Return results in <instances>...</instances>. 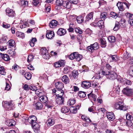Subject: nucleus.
Returning a JSON list of instances; mask_svg holds the SVG:
<instances>
[{"mask_svg": "<svg viewBox=\"0 0 133 133\" xmlns=\"http://www.w3.org/2000/svg\"><path fill=\"white\" fill-rule=\"evenodd\" d=\"M102 74L106 76L107 78L111 80H114L117 77V75L113 71H103Z\"/></svg>", "mask_w": 133, "mask_h": 133, "instance_id": "f257e3e1", "label": "nucleus"}, {"mask_svg": "<svg viewBox=\"0 0 133 133\" xmlns=\"http://www.w3.org/2000/svg\"><path fill=\"white\" fill-rule=\"evenodd\" d=\"M12 102V101H3L2 102L3 106L6 110L9 111L13 109L14 105Z\"/></svg>", "mask_w": 133, "mask_h": 133, "instance_id": "f03ea898", "label": "nucleus"}, {"mask_svg": "<svg viewBox=\"0 0 133 133\" xmlns=\"http://www.w3.org/2000/svg\"><path fill=\"white\" fill-rule=\"evenodd\" d=\"M114 107V108L116 109H119L123 111H126L127 109L126 107L124 105L123 103L120 101L115 104Z\"/></svg>", "mask_w": 133, "mask_h": 133, "instance_id": "7ed1b4c3", "label": "nucleus"}, {"mask_svg": "<svg viewBox=\"0 0 133 133\" xmlns=\"http://www.w3.org/2000/svg\"><path fill=\"white\" fill-rule=\"evenodd\" d=\"M123 93L128 96H131L133 95V89L125 88L123 89L122 91Z\"/></svg>", "mask_w": 133, "mask_h": 133, "instance_id": "20e7f679", "label": "nucleus"}, {"mask_svg": "<svg viewBox=\"0 0 133 133\" xmlns=\"http://www.w3.org/2000/svg\"><path fill=\"white\" fill-rule=\"evenodd\" d=\"M41 54L43 58L48 59L50 58V56L47 50L45 48H42L41 49Z\"/></svg>", "mask_w": 133, "mask_h": 133, "instance_id": "39448f33", "label": "nucleus"}, {"mask_svg": "<svg viewBox=\"0 0 133 133\" xmlns=\"http://www.w3.org/2000/svg\"><path fill=\"white\" fill-rule=\"evenodd\" d=\"M62 92L60 94V96H58L57 98L56 99V102L59 105H62L63 104L64 101V98L62 97L63 95V92L62 91Z\"/></svg>", "mask_w": 133, "mask_h": 133, "instance_id": "423d86ee", "label": "nucleus"}, {"mask_svg": "<svg viewBox=\"0 0 133 133\" xmlns=\"http://www.w3.org/2000/svg\"><path fill=\"white\" fill-rule=\"evenodd\" d=\"M119 82L121 84H119V85L121 86L122 85H125V84L127 85H131V82L129 80H127L125 78H121L119 81Z\"/></svg>", "mask_w": 133, "mask_h": 133, "instance_id": "0eeeda50", "label": "nucleus"}, {"mask_svg": "<svg viewBox=\"0 0 133 133\" xmlns=\"http://www.w3.org/2000/svg\"><path fill=\"white\" fill-rule=\"evenodd\" d=\"M6 15L10 17H13L15 15L14 11L9 8H7L6 10Z\"/></svg>", "mask_w": 133, "mask_h": 133, "instance_id": "6e6552de", "label": "nucleus"}, {"mask_svg": "<svg viewBox=\"0 0 133 133\" xmlns=\"http://www.w3.org/2000/svg\"><path fill=\"white\" fill-rule=\"evenodd\" d=\"M28 119V121L32 125L34 123H36V121H37V118L34 115L31 116L28 118H27Z\"/></svg>", "mask_w": 133, "mask_h": 133, "instance_id": "1a4fd4ad", "label": "nucleus"}, {"mask_svg": "<svg viewBox=\"0 0 133 133\" xmlns=\"http://www.w3.org/2000/svg\"><path fill=\"white\" fill-rule=\"evenodd\" d=\"M91 83L89 81H85L82 82V87L84 89H87L91 87Z\"/></svg>", "mask_w": 133, "mask_h": 133, "instance_id": "9d476101", "label": "nucleus"}, {"mask_svg": "<svg viewBox=\"0 0 133 133\" xmlns=\"http://www.w3.org/2000/svg\"><path fill=\"white\" fill-rule=\"evenodd\" d=\"M65 63V61L64 60H62L55 63L54 65L56 68H59L62 66H63Z\"/></svg>", "mask_w": 133, "mask_h": 133, "instance_id": "9b49d317", "label": "nucleus"}, {"mask_svg": "<svg viewBox=\"0 0 133 133\" xmlns=\"http://www.w3.org/2000/svg\"><path fill=\"white\" fill-rule=\"evenodd\" d=\"M32 127L34 128V131L36 133H39L40 132V126L39 124L36 123L32 125Z\"/></svg>", "mask_w": 133, "mask_h": 133, "instance_id": "f8f14e48", "label": "nucleus"}, {"mask_svg": "<svg viewBox=\"0 0 133 133\" xmlns=\"http://www.w3.org/2000/svg\"><path fill=\"white\" fill-rule=\"evenodd\" d=\"M55 34L53 31H47L46 36L48 39H51L54 37Z\"/></svg>", "mask_w": 133, "mask_h": 133, "instance_id": "ddd939ff", "label": "nucleus"}, {"mask_svg": "<svg viewBox=\"0 0 133 133\" xmlns=\"http://www.w3.org/2000/svg\"><path fill=\"white\" fill-rule=\"evenodd\" d=\"M55 86L58 89L61 90L64 87V84L61 82L58 81L55 83Z\"/></svg>", "mask_w": 133, "mask_h": 133, "instance_id": "4468645a", "label": "nucleus"}, {"mask_svg": "<svg viewBox=\"0 0 133 133\" xmlns=\"http://www.w3.org/2000/svg\"><path fill=\"white\" fill-rule=\"evenodd\" d=\"M91 86L92 88L95 89V91L97 90L100 88V84L97 82H94L92 84Z\"/></svg>", "mask_w": 133, "mask_h": 133, "instance_id": "2eb2a0df", "label": "nucleus"}, {"mask_svg": "<svg viewBox=\"0 0 133 133\" xmlns=\"http://www.w3.org/2000/svg\"><path fill=\"white\" fill-rule=\"evenodd\" d=\"M66 30L65 29L61 28H59L57 32L58 35L60 36L64 35L66 34Z\"/></svg>", "mask_w": 133, "mask_h": 133, "instance_id": "dca6fc26", "label": "nucleus"}, {"mask_svg": "<svg viewBox=\"0 0 133 133\" xmlns=\"http://www.w3.org/2000/svg\"><path fill=\"white\" fill-rule=\"evenodd\" d=\"M63 6L66 8L69 9L70 8L71 6V2L69 1H64Z\"/></svg>", "mask_w": 133, "mask_h": 133, "instance_id": "f3484780", "label": "nucleus"}, {"mask_svg": "<svg viewBox=\"0 0 133 133\" xmlns=\"http://www.w3.org/2000/svg\"><path fill=\"white\" fill-rule=\"evenodd\" d=\"M107 116L108 119L110 121H113L115 118L114 114L112 112H109L107 114Z\"/></svg>", "mask_w": 133, "mask_h": 133, "instance_id": "a211bd4d", "label": "nucleus"}, {"mask_svg": "<svg viewBox=\"0 0 133 133\" xmlns=\"http://www.w3.org/2000/svg\"><path fill=\"white\" fill-rule=\"evenodd\" d=\"M94 12H92L88 14L86 16L85 21H89L93 19Z\"/></svg>", "mask_w": 133, "mask_h": 133, "instance_id": "6ab92c4d", "label": "nucleus"}, {"mask_svg": "<svg viewBox=\"0 0 133 133\" xmlns=\"http://www.w3.org/2000/svg\"><path fill=\"white\" fill-rule=\"evenodd\" d=\"M55 120L52 118H49L46 122L48 126L53 125L55 124Z\"/></svg>", "mask_w": 133, "mask_h": 133, "instance_id": "aec40b11", "label": "nucleus"}, {"mask_svg": "<svg viewBox=\"0 0 133 133\" xmlns=\"http://www.w3.org/2000/svg\"><path fill=\"white\" fill-rule=\"evenodd\" d=\"M58 22L55 20H52L49 24V26L51 28H54L57 25Z\"/></svg>", "mask_w": 133, "mask_h": 133, "instance_id": "412c9836", "label": "nucleus"}, {"mask_svg": "<svg viewBox=\"0 0 133 133\" xmlns=\"http://www.w3.org/2000/svg\"><path fill=\"white\" fill-rule=\"evenodd\" d=\"M62 80L65 84L68 83L70 81L68 77L66 75H64L62 77Z\"/></svg>", "mask_w": 133, "mask_h": 133, "instance_id": "4be33fe9", "label": "nucleus"}, {"mask_svg": "<svg viewBox=\"0 0 133 133\" xmlns=\"http://www.w3.org/2000/svg\"><path fill=\"white\" fill-rule=\"evenodd\" d=\"M40 101L42 102L45 103L48 101L47 97L45 96H42L39 98Z\"/></svg>", "mask_w": 133, "mask_h": 133, "instance_id": "5701e85b", "label": "nucleus"}, {"mask_svg": "<svg viewBox=\"0 0 133 133\" xmlns=\"http://www.w3.org/2000/svg\"><path fill=\"white\" fill-rule=\"evenodd\" d=\"M69 110V108L65 106L63 107L61 109L62 112L64 113H68Z\"/></svg>", "mask_w": 133, "mask_h": 133, "instance_id": "b1692460", "label": "nucleus"}, {"mask_svg": "<svg viewBox=\"0 0 133 133\" xmlns=\"http://www.w3.org/2000/svg\"><path fill=\"white\" fill-rule=\"evenodd\" d=\"M1 56L2 58L5 61H8L10 59L9 56L7 54H2Z\"/></svg>", "mask_w": 133, "mask_h": 133, "instance_id": "393cba45", "label": "nucleus"}, {"mask_svg": "<svg viewBox=\"0 0 133 133\" xmlns=\"http://www.w3.org/2000/svg\"><path fill=\"white\" fill-rule=\"evenodd\" d=\"M36 109L37 110H41L43 108V105L42 103L39 102L36 103L35 104Z\"/></svg>", "mask_w": 133, "mask_h": 133, "instance_id": "a878e982", "label": "nucleus"}, {"mask_svg": "<svg viewBox=\"0 0 133 133\" xmlns=\"http://www.w3.org/2000/svg\"><path fill=\"white\" fill-rule=\"evenodd\" d=\"M76 102V101L75 99L71 98L67 102V104L70 105H72L75 104Z\"/></svg>", "mask_w": 133, "mask_h": 133, "instance_id": "bb28decb", "label": "nucleus"}, {"mask_svg": "<svg viewBox=\"0 0 133 133\" xmlns=\"http://www.w3.org/2000/svg\"><path fill=\"white\" fill-rule=\"evenodd\" d=\"M101 46L104 48L106 46V43L104 39L101 38L100 39Z\"/></svg>", "mask_w": 133, "mask_h": 133, "instance_id": "cd10ccee", "label": "nucleus"}, {"mask_svg": "<svg viewBox=\"0 0 133 133\" xmlns=\"http://www.w3.org/2000/svg\"><path fill=\"white\" fill-rule=\"evenodd\" d=\"M119 11H122L123 10V3L121 2H118L117 4Z\"/></svg>", "mask_w": 133, "mask_h": 133, "instance_id": "c85d7f7f", "label": "nucleus"}, {"mask_svg": "<svg viewBox=\"0 0 133 133\" xmlns=\"http://www.w3.org/2000/svg\"><path fill=\"white\" fill-rule=\"evenodd\" d=\"M16 34L17 36L19 37L23 38L25 37V35L24 33L18 31H17L16 32Z\"/></svg>", "mask_w": 133, "mask_h": 133, "instance_id": "c756f323", "label": "nucleus"}, {"mask_svg": "<svg viewBox=\"0 0 133 133\" xmlns=\"http://www.w3.org/2000/svg\"><path fill=\"white\" fill-rule=\"evenodd\" d=\"M108 40L111 43H114L116 41L115 37L113 36L109 37L108 38Z\"/></svg>", "mask_w": 133, "mask_h": 133, "instance_id": "7c9ffc66", "label": "nucleus"}, {"mask_svg": "<svg viewBox=\"0 0 133 133\" xmlns=\"http://www.w3.org/2000/svg\"><path fill=\"white\" fill-rule=\"evenodd\" d=\"M63 72L65 74H69L70 72V71L69 67H65L64 68Z\"/></svg>", "mask_w": 133, "mask_h": 133, "instance_id": "2f4dec72", "label": "nucleus"}, {"mask_svg": "<svg viewBox=\"0 0 133 133\" xmlns=\"http://www.w3.org/2000/svg\"><path fill=\"white\" fill-rule=\"evenodd\" d=\"M77 52H74L71 54L69 56V58L70 59L72 60L73 59L75 58L76 55H77Z\"/></svg>", "mask_w": 133, "mask_h": 133, "instance_id": "473e14b6", "label": "nucleus"}, {"mask_svg": "<svg viewBox=\"0 0 133 133\" xmlns=\"http://www.w3.org/2000/svg\"><path fill=\"white\" fill-rule=\"evenodd\" d=\"M78 95L80 97L84 98L85 97L86 94L85 93V92L82 91H79L78 92Z\"/></svg>", "mask_w": 133, "mask_h": 133, "instance_id": "72a5a7b5", "label": "nucleus"}, {"mask_svg": "<svg viewBox=\"0 0 133 133\" xmlns=\"http://www.w3.org/2000/svg\"><path fill=\"white\" fill-rule=\"evenodd\" d=\"M130 57V54L129 53H128L127 51L124 53L123 58L124 59H127Z\"/></svg>", "mask_w": 133, "mask_h": 133, "instance_id": "f704fd0d", "label": "nucleus"}, {"mask_svg": "<svg viewBox=\"0 0 133 133\" xmlns=\"http://www.w3.org/2000/svg\"><path fill=\"white\" fill-rule=\"evenodd\" d=\"M107 14L105 12H103L102 13L100 16L102 20H104L105 18H107Z\"/></svg>", "mask_w": 133, "mask_h": 133, "instance_id": "c9c22d12", "label": "nucleus"}, {"mask_svg": "<svg viewBox=\"0 0 133 133\" xmlns=\"http://www.w3.org/2000/svg\"><path fill=\"white\" fill-rule=\"evenodd\" d=\"M76 20L78 23L81 24L83 22V18L81 16H78L76 18Z\"/></svg>", "mask_w": 133, "mask_h": 133, "instance_id": "e433bc0d", "label": "nucleus"}, {"mask_svg": "<svg viewBox=\"0 0 133 133\" xmlns=\"http://www.w3.org/2000/svg\"><path fill=\"white\" fill-rule=\"evenodd\" d=\"M91 45L94 50H96L99 48V45L97 42L95 43L92 44H91Z\"/></svg>", "mask_w": 133, "mask_h": 133, "instance_id": "4c0bfd02", "label": "nucleus"}, {"mask_svg": "<svg viewBox=\"0 0 133 133\" xmlns=\"http://www.w3.org/2000/svg\"><path fill=\"white\" fill-rule=\"evenodd\" d=\"M70 112L73 114H75L77 112L76 108L72 107H71L69 109Z\"/></svg>", "mask_w": 133, "mask_h": 133, "instance_id": "58836bf2", "label": "nucleus"}, {"mask_svg": "<svg viewBox=\"0 0 133 133\" xmlns=\"http://www.w3.org/2000/svg\"><path fill=\"white\" fill-rule=\"evenodd\" d=\"M25 78L28 80H30L31 78V74L29 72H26L24 74Z\"/></svg>", "mask_w": 133, "mask_h": 133, "instance_id": "ea45409f", "label": "nucleus"}, {"mask_svg": "<svg viewBox=\"0 0 133 133\" xmlns=\"http://www.w3.org/2000/svg\"><path fill=\"white\" fill-rule=\"evenodd\" d=\"M64 2L63 0H57L56 1V4L58 6H61L63 5Z\"/></svg>", "mask_w": 133, "mask_h": 133, "instance_id": "a19ab883", "label": "nucleus"}, {"mask_svg": "<svg viewBox=\"0 0 133 133\" xmlns=\"http://www.w3.org/2000/svg\"><path fill=\"white\" fill-rule=\"evenodd\" d=\"M8 43L10 47H13L15 44V41L12 40L11 39L9 40Z\"/></svg>", "mask_w": 133, "mask_h": 133, "instance_id": "79ce46f5", "label": "nucleus"}, {"mask_svg": "<svg viewBox=\"0 0 133 133\" xmlns=\"http://www.w3.org/2000/svg\"><path fill=\"white\" fill-rule=\"evenodd\" d=\"M21 5L23 7L27 6L28 5V2L25 0H22L21 1Z\"/></svg>", "mask_w": 133, "mask_h": 133, "instance_id": "37998d69", "label": "nucleus"}, {"mask_svg": "<svg viewBox=\"0 0 133 133\" xmlns=\"http://www.w3.org/2000/svg\"><path fill=\"white\" fill-rule=\"evenodd\" d=\"M8 52L10 56H12L13 57L15 56L16 52L12 50H9L8 51Z\"/></svg>", "mask_w": 133, "mask_h": 133, "instance_id": "c03bdc74", "label": "nucleus"}, {"mask_svg": "<svg viewBox=\"0 0 133 133\" xmlns=\"http://www.w3.org/2000/svg\"><path fill=\"white\" fill-rule=\"evenodd\" d=\"M77 55H76L75 58L76 59V61H79L82 58V57L81 55L78 54L77 52Z\"/></svg>", "mask_w": 133, "mask_h": 133, "instance_id": "a18cd8bd", "label": "nucleus"}, {"mask_svg": "<svg viewBox=\"0 0 133 133\" xmlns=\"http://www.w3.org/2000/svg\"><path fill=\"white\" fill-rule=\"evenodd\" d=\"M88 95L89 98L91 97L93 98L94 101H96L97 97L95 95L90 94H88Z\"/></svg>", "mask_w": 133, "mask_h": 133, "instance_id": "49530a36", "label": "nucleus"}, {"mask_svg": "<svg viewBox=\"0 0 133 133\" xmlns=\"http://www.w3.org/2000/svg\"><path fill=\"white\" fill-rule=\"evenodd\" d=\"M125 15L127 17L131 20L133 19V15L128 13H125Z\"/></svg>", "mask_w": 133, "mask_h": 133, "instance_id": "de8ad7c7", "label": "nucleus"}, {"mask_svg": "<svg viewBox=\"0 0 133 133\" xmlns=\"http://www.w3.org/2000/svg\"><path fill=\"white\" fill-rule=\"evenodd\" d=\"M110 15L111 17L115 19L117 17V15L116 13L113 12H111Z\"/></svg>", "mask_w": 133, "mask_h": 133, "instance_id": "09e8293b", "label": "nucleus"}, {"mask_svg": "<svg viewBox=\"0 0 133 133\" xmlns=\"http://www.w3.org/2000/svg\"><path fill=\"white\" fill-rule=\"evenodd\" d=\"M7 125L9 126H13L15 124V122L13 120H11L7 122Z\"/></svg>", "mask_w": 133, "mask_h": 133, "instance_id": "8fccbe9b", "label": "nucleus"}, {"mask_svg": "<svg viewBox=\"0 0 133 133\" xmlns=\"http://www.w3.org/2000/svg\"><path fill=\"white\" fill-rule=\"evenodd\" d=\"M2 26L4 28L8 29L10 27V25L9 24L4 22L2 24Z\"/></svg>", "mask_w": 133, "mask_h": 133, "instance_id": "3c124183", "label": "nucleus"}, {"mask_svg": "<svg viewBox=\"0 0 133 133\" xmlns=\"http://www.w3.org/2000/svg\"><path fill=\"white\" fill-rule=\"evenodd\" d=\"M72 75L74 78H76L78 75V71L76 70H73L72 71Z\"/></svg>", "mask_w": 133, "mask_h": 133, "instance_id": "603ef678", "label": "nucleus"}, {"mask_svg": "<svg viewBox=\"0 0 133 133\" xmlns=\"http://www.w3.org/2000/svg\"><path fill=\"white\" fill-rule=\"evenodd\" d=\"M26 22L27 23V24L28 26H30L31 25H34L35 24L34 21L32 20H30L29 21L28 20L27 21H26Z\"/></svg>", "mask_w": 133, "mask_h": 133, "instance_id": "864d4df0", "label": "nucleus"}, {"mask_svg": "<svg viewBox=\"0 0 133 133\" xmlns=\"http://www.w3.org/2000/svg\"><path fill=\"white\" fill-rule=\"evenodd\" d=\"M126 124L127 126L129 127H131L133 124L131 121L130 120H127L125 121Z\"/></svg>", "mask_w": 133, "mask_h": 133, "instance_id": "5fc2aeb1", "label": "nucleus"}, {"mask_svg": "<svg viewBox=\"0 0 133 133\" xmlns=\"http://www.w3.org/2000/svg\"><path fill=\"white\" fill-rule=\"evenodd\" d=\"M126 117L127 120L132 121L133 119V118L132 116L129 114H126Z\"/></svg>", "mask_w": 133, "mask_h": 133, "instance_id": "6e6d98bb", "label": "nucleus"}, {"mask_svg": "<svg viewBox=\"0 0 133 133\" xmlns=\"http://www.w3.org/2000/svg\"><path fill=\"white\" fill-rule=\"evenodd\" d=\"M119 23L118 22H116L115 25L113 29L114 31H116L119 28Z\"/></svg>", "mask_w": 133, "mask_h": 133, "instance_id": "4d7b16f0", "label": "nucleus"}, {"mask_svg": "<svg viewBox=\"0 0 133 133\" xmlns=\"http://www.w3.org/2000/svg\"><path fill=\"white\" fill-rule=\"evenodd\" d=\"M34 58L33 56L32 55H30L28 57L27 59V61L28 62H30Z\"/></svg>", "mask_w": 133, "mask_h": 133, "instance_id": "13d9d810", "label": "nucleus"}, {"mask_svg": "<svg viewBox=\"0 0 133 133\" xmlns=\"http://www.w3.org/2000/svg\"><path fill=\"white\" fill-rule=\"evenodd\" d=\"M87 49L89 51L91 52H93L94 50L91 45L90 46H89L87 47Z\"/></svg>", "mask_w": 133, "mask_h": 133, "instance_id": "bf43d9fd", "label": "nucleus"}, {"mask_svg": "<svg viewBox=\"0 0 133 133\" xmlns=\"http://www.w3.org/2000/svg\"><path fill=\"white\" fill-rule=\"evenodd\" d=\"M23 88L25 90H29L30 89V86H29L26 84H25L23 86Z\"/></svg>", "mask_w": 133, "mask_h": 133, "instance_id": "052dcab7", "label": "nucleus"}, {"mask_svg": "<svg viewBox=\"0 0 133 133\" xmlns=\"http://www.w3.org/2000/svg\"><path fill=\"white\" fill-rule=\"evenodd\" d=\"M27 23L26 22H24L23 24L21 25L20 26L21 28L22 29L24 28H25L26 26H28L27 24Z\"/></svg>", "mask_w": 133, "mask_h": 133, "instance_id": "680f3d73", "label": "nucleus"}, {"mask_svg": "<svg viewBox=\"0 0 133 133\" xmlns=\"http://www.w3.org/2000/svg\"><path fill=\"white\" fill-rule=\"evenodd\" d=\"M111 57L113 61H116L117 60V58L116 55L112 56Z\"/></svg>", "mask_w": 133, "mask_h": 133, "instance_id": "e2e57ef3", "label": "nucleus"}, {"mask_svg": "<svg viewBox=\"0 0 133 133\" xmlns=\"http://www.w3.org/2000/svg\"><path fill=\"white\" fill-rule=\"evenodd\" d=\"M60 91H59L58 90H57L55 89H53L52 90V92L53 93L54 95H56L57 96V95L58 94V93Z\"/></svg>", "mask_w": 133, "mask_h": 133, "instance_id": "0e129e2a", "label": "nucleus"}, {"mask_svg": "<svg viewBox=\"0 0 133 133\" xmlns=\"http://www.w3.org/2000/svg\"><path fill=\"white\" fill-rule=\"evenodd\" d=\"M129 74L130 75L133 76V67H131L129 70Z\"/></svg>", "mask_w": 133, "mask_h": 133, "instance_id": "69168bd1", "label": "nucleus"}, {"mask_svg": "<svg viewBox=\"0 0 133 133\" xmlns=\"http://www.w3.org/2000/svg\"><path fill=\"white\" fill-rule=\"evenodd\" d=\"M39 0H35L33 1L32 3L35 6H36L39 3Z\"/></svg>", "mask_w": 133, "mask_h": 133, "instance_id": "338daca9", "label": "nucleus"}, {"mask_svg": "<svg viewBox=\"0 0 133 133\" xmlns=\"http://www.w3.org/2000/svg\"><path fill=\"white\" fill-rule=\"evenodd\" d=\"M75 30L76 32H78L79 34H82V33L83 31L80 29L75 28Z\"/></svg>", "mask_w": 133, "mask_h": 133, "instance_id": "774afa93", "label": "nucleus"}]
</instances>
